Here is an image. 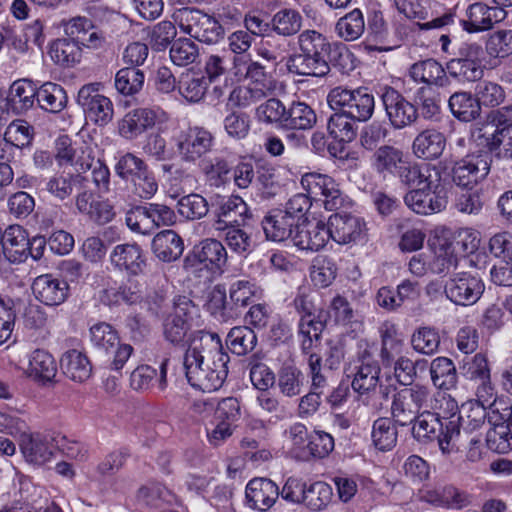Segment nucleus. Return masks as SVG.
Listing matches in <instances>:
<instances>
[{
    "label": "nucleus",
    "instance_id": "9d476101",
    "mask_svg": "<svg viewBox=\"0 0 512 512\" xmlns=\"http://www.w3.org/2000/svg\"><path fill=\"white\" fill-rule=\"evenodd\" d=\"M301 186L314 203L328 211L337 210L344 204V196L339 185L327 174L307 172L301 177Z\"/></svg>",
    "mask_w": 512,
    "mask_h": 512
},
{
    "label": "nucleus",
    "instance_id": "052dcab7",
    "mask_svg": "<svg viewBox=\"0 0 512 512\" xmlns=\"http://www.w3.org/2000/svg\"><path fill=\"white\" fill-rule=\"evenodd\" d=\"M255 333L246 326H237L230 330L226 338V344L232 353L245 355L256 344Z\"/></svg>",
    "mask_w": 512,
    "mask_h": 512
},
{
    "label": "nucleus",
    "instance_id": "e2e57ef3",
    "mask_svg": "<svg viewBox=\"0 0 512 512\" xmlns=\"http://www.w3.org/2000/svg\"><path fill=\"white\" fill-rule=\"evenodd\" d=\"M475 97L478 103L484 107H497L502 104L506 98L504 88L498 83L482 80L475 86Z\"/></svg>",
    "mask_w": 512,
    "mask_h": 512
},
{
    "label": "nucleus",
    "instance_id": "f257e3e1",
    "mask_svg": "<svg viewBox=\"0 0 512 512\" xmlns=\"http://www.w3.org/2000/svg\"><path fill=\"white\" fill-rule=\"evenodd\" d=\"M253 40L244 30L233 32L227 39L229 50L234 54L227 80L239 84L230 93V101L244 108L266 97L273 88L264 66L246 54Z\"/></svg>",
    "mask_w": 512,
    "mask_h": 512
},
{
    "label": "nucleus",
    "instance_id": "5701e85b",
    "mask_svg": "<svg viewBox=\"0 0 512 512\" xmlns=\"http://www.w3.org/2000/svg\"><path fill=\"white\" fill-rule=\"evenodd\" d=\"M280 496L279 487L268 478H253L245 488L247 505L261 512L268 511Z\"/></svg>",
    "mask_w": 512,
    "mask_h": 512
},
{
    "label": "nucleus",
    "instance_id": "338daca9",
    "mask_svg": "<svg viewBox=\"0 0 512 512\" xmlns=\"http://www.w3.org/2000/svg\"><path fill=\"white\" fill-rule=\"evenodd\" d=\"M90 341L97 349L108 352L119 343V336L110 324L99 322L90 328Z\"/></svg>",
    "mask_w": 512,
    "mask_h": 512
},
{
    "label": "nucleus",
    "instance_id": "4be33fe9",
    "mask_svg": "<svg viewBox=\"0 0 512 512\" xmlns=\"http://www.w3.org/2000/svg\"><path fill=\"white\" fill-rule=\"evenodd\" d=\"M327 223L304 219L296 223L291 242L301 250L318 251L328 243Z\"/></svg>",
    "mask_w": 512,
    "mask_h": 512
},
{
    "label": "nucleus",
    "instance_id": "49530a36",
    "mask_svg": "<svg viewBox=\"0 0 512 512\" xmlns=\"http://www.w3.org/2000/svg\"><path fill=\"white\" fill-rule=\"evenodd\" d=\"M208 312L218 321L227 322L237 316V312L231 306L230 301L226 300V290L217 285L209 293L206 303Z\"/></svg>",
    "mask_w": 512,
    "mask_h": 512
},
{
    "label": "nucleus",
    "instance_id": "7c9ffc66",
    "mask_svg": "<svg viewBox=\"0 0 512 512\" xmlns=\"http://www.w3.org/2000/svg\"><path fill=\"white\" fill-rule=\"evenodd\" d=\"M167 362L165 359L160 365V372L149 365L138 366L130 376V385L134 390L146 391L154 387L163 391L167 386Z\"/></svg>",
    "mask_w": 512,
    "mask_h": 512
},
{
    "label": "nucleus",
    "instance_id": "864d4df0",
    "mask_svg": "<svg viewBox=\"0 0 512 512\" xmlns=\"http://www.w3.org/2000/svg\"><path fill=\"white\" fill-rule=\"evenodd\" d=\"M305 382L303 373L292 365L283 366L278 371L277 387L286 397H294L301 393Z\"/></svg>",
    "mask_w": 512,
    "mask_h": 512
},
{
    "label": "nucleus",
    "instance_id": "0eeeda50",
    "mask_svg": "<svg viewBox=\"0 0 512 512\" xmlns=\"http://www.w3.org/2000/svg\"><path fill=\"white\" fill-rule=\"evenodd\" d=\"M327 101L332 109L344 111L354 120L363 122L371 118L375 108L374 96L366 88L335 87L329 92Z\"/></svg>",
    "mask_w": 512,
    "mask_h": 512
},
{
    "label": "nucleus",
    "instance_id": "4468645a",
    "mask_svg": "<svg viewBox=\"0 0 512 512\" xmlns=\"http://www.w3.org/2000/svg\"><path fill=\"white\" fill-rule=\"evenodd\" d=\"M102 84L95 82L82 86L77 95L87 119L98 126L107 125L113 118L114 106L110 98L101 93Z\"/></svg>",
    "mask_w": 512,
    "mask_h": 512
},
{
    "label": "nucleus",
    "instance_id": "09e8293b",
    "mask_svg": "<svg viewBox=\"0 0 512 512\" xmlns=\"http://www.w3.org/2000/svg\"><path fill=\"white\" fill-rule=\"evenodd\" d=\"M379 331L382 339L381 354L383 359L388 361L401 353L404 337L399 331L398 326L391 321L382 323Z\"/></svg>",
    "mask_w": 512,
    "mask_h": 512
},
{
    "label": "nucleus",
    "instance_id": "a878e982",
    "mask_svg": "<svg viewBox=\"0 0 512 512\" xmlns=\"http://www.w3.org/2000/svg\"><path fill=\"white\" fill-rule=\"evenodd\" d=\"M19 447L25 460L34 465H43L53 457L52 439L46 434L25 431L20 437Z\"/></svg>",
    "mask_w": 512,
    "mask_h": 512
},
{
    "label": "nucleus",
    "instance_id": "4c0bfd02",
    "mask_svg": "<svg viewBox=\"0 0 512 512\" xmlns=\"http://www.w3.org/2000/svg\"><path fill=\"white\" fill-rule=\"evenodd\" d=\"M410 78L416 83L444 86L447 76L440 63L433 59L417 62L409 70Z\"/></svg>",
    "mask_w": 512,
    "mask_h": 512
},
{
    "label": "nucleus",
    "instance_id": "6e6d98bb",
    "mask_svg": "<svg viewBox=\"0 0 512 512\" xmlns=\"http://www.w3.org/2000/svg\"><path fill=\"white\" fill-rule=\"evenodd\" d=\"M144 73L135 68H122L115 76V88L124 96H132L139 93L144 85Z\"/></svg>",
    "mask_w": 512,
    "mask_h": 512
},
{
    "label": "nucleus",
    "instance_id": "a18cd8bd",
    "mask_svg": "<svg viewBox=\"0 0 512 512\" xmlns=\"http://www.w3.org/2000/svg\"><path fill=\"white\" fill-rule=\"evenodd\" d=\"M37 101L42 109L56 113L65 107L67 96L59 84L47 82L37 90Z\"/></svg>",
    "mask_w": 512,
    "mask_h": 512
},
{
    "label": "nucleus",
    "instance_id": "69168bd1",
    "mask_svg": "<svg viewBox=\"0 0 512 512\" xmlns=\"http://www.w3.org/2000/svg\"><path fill=\"white\" fill-rule=\"evenodd\" d=\"M177 210L181 217L187 220L201 219L208 213L207 200L196 193L183 196L177 203Z\"/></svg>",
    "mask_w": 512,
    "mask_h": 512
},
{
    "label": "nucleus",
    "instance_id": "6ab92c4d",
    "mask_svg": "<svg viewBox=\"0 0 512 512\" xmlns=\"http://www.w3.org/2000/svg\"><path fill=\"white\" fill-rule=\"evenodd\" d=\"M489 171L490 157L487 153L468 154L454 164L452 180L459 187L472 189L486 178Z\"/></svg>",
    "mask_w": 512,
    "mask_h": 512
},
{
    "label": "nucleus",
    "instance_id": "ea45409f",
    "mask_svg": "<svg viewBox=\"0 0 512 512\" xmlns=\"http://www.w3.org/2000/svg\"><path fill=\"white\" fill-rule=\"evenodd\" d=\"M398 438V431L392 419L381 417L373 422L371 439L374 447L382 452L392 450Z\"/></svg>",
    "mask_w": 512,
    "mask_h": 512
},
{
    "label": "nucleus",
    "instance_id": "5fc2aeb1",
    "mask_svg": "<svg viewBox=\"0 0 512 512\" xmlns=\"http://www.w3.org/2000/svg\"><path fill=\"white\" fill-rule=\"evenodd\" d=\"M44 489L34 486L33 483L27 479L22 480L20 483V494L22 501H16L11 505H6L0 508V512H35V504L38 498L42 497Z\"/></svg>",
    "mask_w": 512,
    "mask_h": 512
},
{
    "label": "nucleus",
    "instance_id": "774afa93",
    "mask_svg": "<svg viewBox=\"0 0 512 512\" xmlns=\"http://www.w3.org/2000/svg\"><path fill=\"white\" fill-rule=\"evenodd\" d=\"M199 167L210 185L216 187L225 183L230 172L228 163L219 157L211 159L203 158L199 163Z\"/></svg>",
    "mask_w": 512,
    "mask_h": 512
},
{
    "label": "nucleus",
    "instance_id": "423d86ee",
    "mask_svg": "<svg viewBox=\"0 0 512 512\" xmlns=\"http://www.w3.org/2000/svg\"><path fill=\"white\" fill-rule=\"evenodd\" d=\"M173 19L182 33L200 42L217 43L224 34L223 27L214 17L197 9H179L173 14Z\"/></svg>",
    "mask_w": 512,
    "mask_h": 512
},
{
    "label": "nucleus",
    "instance_id": "3c124183",
    "mask_svg": "<svg viewBox=\"0 0 512 512\" xmlns=\"http://www.w3.org/2000/svg\"><path fill=\"white\" fill-rule=\"evenodd\" d=\"M488 408L483 406L479 401L474 399L463 403L459 409V415L456 421L459 427L462 426L467 430H475L479 428L486 418H488Z\"/></svg>",
    "mask_w": 512,
    "mask_h": 512
},
{
    "label": "nucleus",
    "instance_id": "4d7b16f0",
    "mask_svg": "<svg viewBox=\"0 0 512 512\" xmlns=\"http://www.w3.org/2000/svg\"><path fill=\"white\" fill-rule=\"evenodd\" d=\"M76 166L81 171L92 170V180L99 191H108L110 179L109 168L99 159L92 157L91 151H87V156L83 155L78 157Z\"/></svg>",
    "mask_w": 512,
    "mask_h": 512
},
{
    "label": "nucleus",
    "instance_id": "f704fd0d",
    "mask_svg": "<svg viewBox=\"0 0 512 512\" xmlns=\"http://www.w3.org/2000/svg\"><path fill=\"white\" fill-rule=\"evenodd\" d=\"M446 146L444 135L434 129L419 133L413 141L412 150L417 158L436 159L442 155Z\"/></svg>",
    "mask_w": 512,
    "mask_h": 512
},
{
    "label": "nucleus",
    "instance_id": "dca6fc26",
    "mask_svg": "<svg viewBox=\"0 0 512 512\" xmlns=\"http://www.w3.org/2000/svg\"><path fill=\"white\" fill-rule=\"evenodd\" d=\"M430 391L425 386L404 388L397 392L392 401L391 412L396 422L404 426L411 423L420 409L427 408Z\"/></svg>",
    "mask_w": 512,
    "mask_h": 512
},
{
    "label": "nucleus",
    "instance_id": "c03bdc74",
    "mask_svg": "<svg viewBox=\"0 0 512 512\" xmlns=\"http://www.w3.org/2000/svg\"><path fill=\"white\" fill-rule=\"evenodd\" d=\"M452 114L461 121L469 122L476 119L481 112L477 98L468 92H456L449 98Z\"/></svg>",
    "mask_w": 512,
    "mask_h": 512
},
{
    "label": "nucleus",
    "instance_id": "ddd939ff",
    "mask_svg": "<svg viewBox=\"0 0 512 512\" xmlns=\"http://www.w3.org/2000/svg\"><path fill=\"white\" fill-rule=\"evenodd\" d=\"M327 229L329 240L339 245H358L367 241L365 220L353 214H332L328 218Z\"/></svg>",
    "mask_w": 512,
    "mask_h": 512
},
{
    "label": "nucleus",
    "instance_id": "2eb2a0df",
    "mask_svg": "<svg viewBox=\"0 0 512 512\" xmlns=\"http://www.w3.org/2000/svg\"><path fill=\"white\" fill-rule=\"evenodd\" d=\"M213 135L205 128L191 126L175 137V145L181 160L195 164L212 149Z\"/></svg>",
    "mask_w": 512,
    "mask_h": 512
},
{
    "label": "nucleus",
    "instance_id": "a19ab883",
    "mask_svg": "<svg viewBox=\"0 0 512 512\" xmlns=\"http://www.w3.org/2000/svg\"><path fill=\"white\" fill-rule=\"evenodd\" d=\"M317 121L314 110L304 102H293L286 110L284 129L309 130Z\"/></svg>",
    "mask_w": 512,
    "mask_h": 512
},
{
    "label": "nucleus",
    "instance_id": "7ed1b4c3",
    "mask_svg": "<svg viewBox=\"0 0 512 512\" xmlns=\"http://www.w3.org/2000/svg\"><path fill=\"white\" fill-rule=\"evenodd\" d=\"M410 175L409 181L403 183L412 188L404 196V202L410 210L430 215L446 208L449 183L442 178L439 169L430 164H421Z\"/></svg>",
    "mask_w": 512,
    "mask_h": 512
},
{
    "label": "nucleus",
    "instance_id": "20e7f679",
    "mask_svg": "<svg viewBox=\"0 0 512 512\" xmlns=\"http://www.w3.org/2000/svg\"><path fill=\"white\" fill-rule=\"evenodd\" d=\"M471 140L499 159H512V105L488 113L471 128Z\"/></svg>",
    "mask_w": 512,
    "mask_h": 512
},
{
    "label": "nucleus",
    "instance_id": "39448f33",
    "mask_svg": "<svg viewBox=\"0 0 512 512\" xmlns=\"http://www.w3.org/2000/svg\"><path fill=\"white\" fill-rule=\"evenodd\" d=\"M300 53L286 58L287 70L296 75L323 77L330 67L326 56L330 50L328 39L316 30H304L297 37Z\"/></svg>",
    "mask_w": 512,
    "mask_h": 512
},
{
    "label": "nucleus",
    "instance_id": "393cba45",
    "mask_svg": "<svg viewBox=\"0 0 512 512\" xmlns=\"http://www.w3.org/2000/svg\"><path fill=\"white\" fill-rule=\"evenodd\" d=\"M383 104L392 126L396 129L404 128L417 118L416 108L404 99L393 88H385L382 94Z\"/></svg>",
    "mask_w": 512,
    "mask_h": 512
},
{
    "label": "nucleus",
    "instance_id": "58836bf2",
    "mask_svg": "<svg viewBox=\"0 0 512 512\" xmlns=\"http://www.w3.org/2000/svg\"><path fill=\"white\" fill-rule=\"evenodd\" d=\"M49 56L58 65L71 67L80 62L82 50L79 44L70 38L56 39L50 44Z\"/></svg>",
    "mask_w": 512,
    "mask_h": 512
},
{
    "label": "nucleus",
    "instance_id": "1a4fd4ad",
    "mask_svg": "<svg viewBox=\"0 0 512 512\" xmlns=\"http://www.w3.org/2000/svg\"><path fill=\"white\" fill-rule=\"evenodd\" d=\"M419 164H411L409 156L400 148L382 145L371 157V167L383 178L398 177L402 183L409 181L413 170Z\"/></svg>",
    "mask_w": 512,
    "mask_h": 512
},
{
    "label": "nucleus",
    "instance_id": "de8ad7c7",
    "mask_svg": "<svg viewBox=\"0 0 512 512\" xmlns=\"http://www.w3.org/2000/svg\"><path fill=\"white\" fill-rule=\"evenodd\" d=\"M364 30V16L359 9H354L341 17L335 26L336 34L345 41H354L360 38Z\"/></svg>",
    "mask_w": 512,
    "mask_h": 512
},
{
    "label": "nucleus",
    "instance_id": "a211bd4d",
    "mask_svg": "<svg viewBox=\"0 0 512 512\" xmlns=\"http://www.w3.org/2000/svg\"><path fill=\"white\" fill-rule=\"evenodd\" d=\"M358 363L352 380V388L365 394L374 391L379 385L380 366L377 361V348L375 345H361Z\"/></svg>",
    "mask_w": 512,
    "mask_h": 512
},
{
    "label": "nucleus",
    "instance_id": "603ef678",
    "mask_svg": "<svg viewBox=\"0 0 512 512\" xmlns=\"http://www.w3.org/2000/svg\"><path fill=\"white\" fill-rule=\"evenodd\" d=\"M34 136L33 127L25 120H14L6 128L4 132L5 144L3 147L12 146L23 149L29 146Z\"/></svg>",
    "mask_w": 512,
    "mask_h": 512
},
{
    "label": "nucleus",
    "instance_id": "72a5a7b5",
    "mask_svg": "<svg viewBox=\"0 0 512 512\" xmlns=\"http://www.w3.org/2000/svg\"><path fill=\"white\" fill-rule=\"evenodd\" d=\"M57 365L54 357L46 350L36 349L28 357L27 377L39 381L50 382L56 376Z\"/></svg>",
    "mask_w": 512,
    "mask_h": 512
},
{
    "label": "nucleus",
    "instance_id": "13d9d810",
    "mask_svg": "<svg viewBox=\"0 0 512 512\" xmlns=\"http://www.w3.org/2000/svg\"><path fill=\"white\" fill-rule=\"evenodd\" d=\"M412 434L420 442L432 441L442 428V423L436 414L425 411L414 419Z\"/></svg>",
    "mask_w": 512,
    "mask_h": 512
},
{
    "label": "nucleus",
    "instance_id": "680f3d73",
    "mask_svg": "<svg viewBox=\"0 0 512 512\" xmlns=\"http://www.w3.org/2000/svg\"><path fill=\"white\" fill-rule=\"evenodd\" d=\"M337 267L335 262L325 256H317L310 268V278L315 286L328 287L335 279Z\"/></svg>",
    "mask_w": 512,
    "mask_h": 512
},
{
    "label": "nucleus",
    "instance_id": "37998d69",
    "mask_svg": "<svg viewBox=\"0 0 512 512\" xmlns=\"http://www.w3.org/2000/svg\"><path fill=\"white\" fill-rule=\"evenodd\" d=\"M492 425L486 435L488 447L497 453H507L512 447V434L505 422L499 420L498 414H488Z\"/></svg>",
    "mask_w": 512,
    "mask_h": 512
},
{
    "label": "nucleus",
    "instance_id": "8fccbe9b",
    "mask_svg": "<svg viewBox=\"0 0 512 512\" xmlns=\"http://www.w3.org/2000/svg\"><path fill=\"white\" fill-rule=\"evenodd\" d=\"M302 20L299 11L292 8H283L273 15L271 20L272 29L278 35L292 36L300 31Z\"/></svg>",
    "mask_w": 512,
    "mask_h": 512
},
{
    "label": "nucleus",
    "instance_id": "b1692460",
    "mask_svg": "<svg viewBox=\"0 0 512 512\" xmlns=\"http://www.w3.org/2000/svg\"><path fill=\"white\" fill-rule=\"evenodd\" d=\"M109 261L115 270L128 275H138L146 266L143 250L136 243L116 245L110 253Z\"/></svg>",
    "mask_w": 512,
    "mask_h": 512
},
{
    "label": "nucleus",
    "instance_id": "0e129e2a",
    "mask_svg": "<svg viewBox=\"0 0 512 512\" xmlns=\"http://www.w3.org/2000/svg\"><path fill=\"white\" fill-rule=\"evenodd\" d=\"M147 167V164L140 157L127 152L116 157L114 170L117 176L130 183Z\"/></svg>",
    "mask_w": 512,
    "mask_h": 512
},
{
    "label": "nucleus",
    "instance_id": "bf43d9fd",
    "mask_svg": "<svg viewBox=\"0 0 512 512\" xmlns=\"http://www.w3.org/2000/svg\"><path fill=\"white\" fill-rule=\"evenodd\" d=\"M355 120L346 112L333 114L328 121L329 134L339 142H351L356 137Z\"/></svg>",
    "mask_w": 512,
    "mask_h": 512
},
{
    "label": "nucleus",
    "instance_id": "473e14b6",
    "mask_svg": "<svg viewBox=\"0 0 512 512\" xmlns=\"http://www.w3.org/2000/svg\"><path fill=\"white\" fill-rule=\"evenodd\" d=\"M62 372L74 382H85L92 374V366L88 357L80 350L70 349L60 358Z\"/></svg>",
    "mask_w": 512,
    "mask_h": 512
},
{
    "label": "nucleus",
    "instance_id": "79ce46f5",
    "mask_svg": "<svg viewBox=\"0 0 512 512\" xmlns=\"http://www.w3.org/2000/svg\"><path fill=\"white\" fill-rule=\"evenodd\" d=\"M430 375L435 387L450 390L457 384V371L453 361L447 357H437L430 365Z\"/></svg>",
    "mask_w": 512,
    "mask_h": 512
},
{
    "label": "nucleus",
    "instance_id": "cd10ccee",
    "mask_svg": "<svg viewBox=\"0 0 512 512\" xmlns=\"http://www.w3.org/2000/svg\"><path fill=\"white\" fill-rule=\"evenodd\" d=\"M250 216L246 202L241 197L232 195L220 205L213 228L216 231H225L228 226L239 223V221L244 222Z\"/></svg>",
    "mask_w": 512,
    "mask_h": 512
},
{
    "label": "nucleus",
    "instance_id": "6e6552de",
    "mask_svg": "<svg viewBox=\"0 0 512 512\" xmlns=\"http://www.w3.org/2000/svg\"><path fill=\"white\" fill-rule=\"evenodd\" d=\"M194 326H199L198 307L187 297H178L172 312L163 323L165 338L171 343L179 344L189 332H191L192 338L199 332H192Z\"/></svg>",
    "mask_w": 512,
    "mask_h": 512
},
{
    "label": "nucleus",
    "instance_id": "f03ea898",
    "mask_svg": "<svg viewBox=\"0 0 512 512\" xmlns=\"http://www.w3.org/2000/svg\"><path fill=\"white\" fill-rule=\"evenodd\" d=\"M228 362L229 356L222 349L220 337L199 331L191 338L184 356L187 380L203 392L216 391L228 375Z\"/></svg>",
    "mask_w": 512,
    "mask_h": 512
},
{
    "label": "nucleus",
    "instance_id": "2f4dec72",
    "mask_svg": "<svg viewBox=\"0 0 512 512\" xmlns=\"http://www.w3.org/2000/svg\"><path fill=\"white\" fill-rule=\"evenodd\" d=\"M296 223L283 210L269 213L262 221L266 238L274 242L292 240Z\"/></svg>",
    "mask_w": 512,
    "mask_h": 512
},
{
    "label": "nucleus",
    "instance_id": "bb28decb",
    "mask_svg": "<svg viewBox=\"0 0 512 512\" xmlns=\"http://www.w3.org/2000/svg\"><path fill=\"white\" fill-rule=\"evenodd\" d=\"M32 291L37 300L45 305L54 306L66 300L69 287L66 281L51 274H44L35 278Z\"/></svg>",
    "mask_w": 512,
    "mask_h": 512
},
{
    "label": "nucleus",
    "instance_id": "9b49d317",
    "mask_svg": "<svg viewBox=\"0 0 512 512\" xmlns=\"http://www.w3.org/2000/svg\"><path fill=\"white\" fill-rule=\"evenodd\" d=\"M457 267V257L454 248L447 242L434 244L433 254L419 253L413 255L408 263L410 273L416 277H423L429 271L441 274Z\"/></svg>",
    "mask_w": 512,
    "mask_h": 512
},
{
    "label": "nucleus",
    "instance_id": "f8f14e48",
    "mask_svg": "<svg viewBox=\"0 0 512 512\" xmlns=\"http://www.w3.org/2000/svg\"><path fill=\"white\" fill-rule=\"evenodd\" d=\"M166 119V113L159 108H135L117 121V133L121 138L133 141Z\"/></svg>",
    "mask_w": 512,
    "mask_h": 512
},
{
    "label": "nucleus",
    "instance_id": "c756f323",
    "mask_svg": "<svg viewBox=\"0 0 512 512\" xmlns=\"http://www.w3.org/2000/svg\"><path fill=\"white\" fill-rule=\"evenodd\" d=\"M37 86L31 80L19 79L12 83L7 95V106L16 114H22L34 106Z\"/></svg>",
    "mask_w": 512,
    "mask_h": 512
},
{
    "label": "nucleus",
    "instance_id": "c9c22d12",
    "mask_svg": "<svg viewBox=\"0 0 512 512\" xmlns=\"http://www.w3.org/2000/svg\"><path fill=\"white\" fill-rule=\"evenodd\" d=\"M183 250V241L173 230H163L153 238L152 251L158 259L164 262L177 260L182 255Z\"/></svg>",
    "mask_w": 512,
    "mask_h": 512
},
{
    "label": "nucleus",
    "instance_id": "f3484780",
    "mask_svg": "<svg viewBox=\"0 0 512 512\" xmlns=\"http://www.w3.org/2000/svg\"><path fill=\"white\" fill-rule=\"evenodd\" d=\"M485 290L482 279L470 272H457L447 280L444 292L446 297L457 305L475 304Z\"/></svg>",
    "mask_w": 512,
    "mask_h": 512
},
{
    "label": "nucleus",
    "instance_id": "aec40b11",
    "mask_svg": "<svg viewBox=\"0 0 512 512\" xmlns=\"http://www.w3.org/2000/svg\"><path fill=\"white\" fill-rule=\"evenodd\" d=\"M227 252L222 243L216 239H205L193 248L191 255L186 259L189 267L212 273H218L225 265Z\"/></svg>",
    "mask_w": 512,
    "mask_h": 512
},
{
    "label": "nucleus",
    "instance_id": "e433bc0d",
    "mask_svg": "<svg viewBox=\"0 0 512 512\" xmlns=\"http://www.w3.org/2000/svg\"><path fill=\"white\" fill-rule=\"evenodd\" d=\"M210 84L206 77L199 72L182 74L177 90L182 100L187 104H198L206 96Z\"/></svg>",
    "mask_w": 512,
    "mask_h": 512
},
{
    "label": "nucleus",
    "instance_id": "c85d7f7f",
    "mask_svg": "<svg viewBox=\"0 0 512 512\" xmlns=\"http://www.w3.org/2000/svg\"><path fill=\"white\" fill-rule=\"evenodd\" d=\"M5 257L12 263L23 262L28 257L29 238L20 225H11L3 233L1 242Z\"/></svg>",
    "mask_w": 512,
    "mask_h": 512
},
{
    "label": "nucleus",
    "instance_id": "412c9836",
    "mask_svg": "<svg viewBox=\"0 0 512 512\" xmlns=\"http://www.w3.org/2000/svg\"><path fill=\"white\" fill-rule=\"evenodd\" d=\"M506 17V10L477 2L467 8L466 19L462 20V26L469 33L486 31L491 29L494 24L503 21Z\"/></svg>",
    "mask_w": 512,
    "mask_h": 512
}]
</instances>
